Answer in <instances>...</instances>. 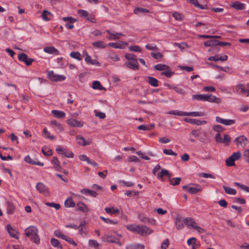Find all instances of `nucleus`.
<instances>
[{"label":"nucleus","mask_w":249,"mask_h":249,"mask_svg":"<svg viewBox=\"0 0 249 249\" xmlns=\"http://www.w3.org/2000/svg\"><path fill=\"white\" fill-rule=\"evenodd\" d=\"M128 230L136 232L142 236L150 234L153 231L148 227L143 225H129L126 226Z\"/></svg>","instance_id":"obj_1"},{"label":"nucleus","mask_w":249,"mask_h":249,"mask_svg":"<svg viewBox=\"0 0 249 249\" xmlns=\"http://www.w3.org/2000/svg\"><path fill=\"white\" fill-rule=\"evenodd\" d=\"M24 234L36 244H39L40 238L38 234V230L36 227L31 226L26 228Z\"/></svg>","instance_id":"obj_2"},{"label":"nucleus","mask_w":249,"mask_h":249,"mask_svg":"<svg viewBox=\"0 0 249 249\" xmlns=\"http://www.w3.org/2000/svg\"><path fill=\"white\" fill-rule=\"evenodd\" d=\"M241 157L240 152L233 153L229 158L226 160V165L228 166H232L235 165V160H239Z\"/></svg>","instance_id":"obj_3"},{"label":"nucleus","mask_w":249,"mask_h":249,"mask_svg":"<svg viewBox=\"0 0 249 249\" xmlns=\"http://www.w3.org/2000/svg\"><path fill=\"white\" fill-rule=\"evenodd\" d=\"M194 185L195 187H189L186 185L183 186L182 189L186 190L187 192L190 193L191 194H195L198 192H200L202 191V188L200 185L197 184H194Z\"/></svg>","instance_id":"obj_4"},{"label":"nucleus","mask_w":249,"mask_h":249,"mask_svg":"<svg viewBox=\"0 0 249 249\" xmlns=\"http://www.w3.org/2000/svg\"><path fill=\"white\" fill-rule=\"evenodd\" d=\"M18 60L25 63L27 66H30L35 60L31 58H29L27 54L25 53H20L18 55Z\"/></svg>","instance_id":"obj_5"},{"label":"nucleus","mask_w":249,"mask_h":249,"mask_svg":"<svg viewBox=\"0 0 249 249\" xmlns=\"http://www.w3.org/2000/svg\"><path fill=\"white\" fill-rule=\"evenodd\" d=\"M235 141L237 146L242 148L244 147L248 143V139L243 135L238 137Z\"/></svg>","instance_id":"obj_6"},{"label":"nucleus","mask_w":249,"mask_h":249,"mask_svg":"<svg viewBox=\"0 0 249 249\" xmlns=\"http://www.w3.org/2000/svg\"><path fill=\"white\" fill-rule=\"evenodd\" d=\"M62 20L68 23L65 24V27L69 30H71L74 28L72 23L76 21L77 20L71 17H63Z\"/></svg>","instance_id":"obj_7"},{"label":"nucleus","mask_w":249,"mask_h":249,"mask_svg":"<svg viewBox=\"0 0 249 249\" xmlns=\"http://www.w3.org/2000/svg\"><path fill=\"white\" fill-rule=\"evenodd\" d=\"M48 76L49 79L53 81H63L66 78L65 76L63 75L54 74L53 71H50L48 72Z\"/></svg>","instance_id":"obj_8"},{"label":"nucleus","mask_w":249,"mask_h":249,"mask_svg":"<svg viewBox=\"0 0 249 249\" xmlns=\"http://www.w3.org/2000/svg\"><path fill=\"white\" fill-rule=\"evenodd\" d=\"M215 120L217 123L225 125H231L235 123V120L232 119H224L219 116L216 117Z\"/></svg>","instance_id":"obj_9"},{"label":"nucleus","mask_w":249,"mask_h":249,"mask_svg":"<svg viewBox=\"0 0 249 249\" xmlns=\"http://www.w3.org/2000/svg\"><path fill=\"white\" fill-rule=\"evenodd\" d=\"M66 122L69 125L74 127H81L84 125L83 122L73 118L68 119Z\"/></svg>","instance_id":"obj_10"},{"label":"nucleus","mask_w":249,"mask_h":249,"mask_svg":"<svg viewBox=\"0 0 249 249\" xmlns=\"http://www.w3.org/2000/svg\"><path fill=\"white\" fill-rule=\"evenodd\" d=\"M183 222L189 228L194 229L197 224L195 220L192 217H186L183 219Z\"/></svg>","instance_id":"obj_11"},{"label":"nucleus","mask_w":249,"mask_h":249,"mask_svg":"<svg viewBox=\"0 0 249 249\" xmlns=\"http://www.w3.org/2000/svg\"><path fill=\"white\" fill-rule=\"evenodd\" d=\"M183 120L185 122L197 125H201L207 123V121H200L192 118H184Z\"/></svg>","instance_id":"obj_12"},{"label":"nucleus","mask_w":249,"mask_h":249,"mask_svg":"<svg viewBox=\"0 0 249 249\" xmlns=\"http://www.w3.org/2000/svg\"><path fill=\"white\" fill-rule=\"evenodd\" d=\"M76 139L77 141L78 144L82 146L89 145L92 142L91 139H89L86 141L84 137L79 135L77 136Z\"/></svg>","instance_id":"obj_13"},{"label":"nucleus","mask_w":249,"mask_h":249,"mask_svg":"<svg viewBox=\"0 0 249 249\" xmlns=\"http://www.w3.org/2000/svg\"><path fill=\"white\" fill-rule=\"evenodd\" d=\"M125 65L127 68L133 70H137L139 69V64L137 59L130 60L128 63H126Z\"/></svg>","instance_id":"obj_14"},{"label":"nucleus","mask_w":249,"mask_h":249,"mask_svg":"<svg viewBox=\"0 0 249 249\" xmlns=\"http://www.w3.org/2000/svg\"><path fill=\"white\" fill-rule=\"evenodd\" d=\"M231 7L236 9V10H244L245 8V5L244 3H242L240 1H236L232 2L231 5Z\"/></svg>","instance_id":"obj_15"},{"label":"nucleus","mask_w":249,"mask_h":249,"mask_svg":"<svg viewBox=\"0 0 249 249\" xmlns=\"http://www.w3.org/2000/svg\"><path fill=\"white\" fill-rule=\"evenodd\" d=\"M44 51L48 53L58 55L59 54V51L53 46L46 47L44 48Z\"/></svg>","instance_id":"obj_16"},{"label":"nucleus","mask_w":249,"mask_h":249,"mask_svg":"<svg viewBox=\"0 0 249 249\" xmlns=\"http://www.w3.org/2000/svg\"><path fill=\"white\" fill-rule=\"evenodd\" d=\"M106 32L111 36L107 37V38L109 40H115V39H118L120 38V36H123L124 35L122 33H115L114 32H112L110 30H107L106 31Z\"/></svg>","instance_id":"obj_17"},{"label":"nucleus","mask_w":249,"mask_h":249,"mask_svg":"<svg viewBox=\"0 0 249 249\" xmlns=\"http://www.w3.org/2000/svg\"><path fill=\"white\" fill-rule=\"evenodd\" d=\"M127 45L128 44L124 41H122L120 43L111 42L108 44L109 46L117 49L124 48L125 46H127Z\"/></svg>","instance_id":"obj_18"},{"label":"nucleus","mask_w":249,"mask_h":249,"mask_svg":"<svg viewBox=\"0 0 249 249\" xmlns=\"http://www.w3.org/2000/svg\"><path fill=\"white\" fill-rule=\"evenodd\" d=\"M206 101L216 104H219L221 102L219 98L216 97L212 94H207Z\"/></svg>","instance_id":"obj_19"},{"label":"nucleus","mask_w":249,"mask_h":249,"mask_svg":"<svg viewBox=\"0 0 249 249\" xmlns=\"http://www.w3.org/2000/svg\"><path fill=\"white\" fill-rule=\"evenodd\" d=\"M82 194L89 195L91 196L95 197L98 195V194L94 191L89 190L87 188H84L80 191Z\"/></svg>","instance_id":"obj_20"},{"label":"nucleus","mask_w":249,"mask_h":249,"mask_svg":"<svg viewBox=\"0 0 249 249\" xmlns=\"http://www.w3.org/2000/svg\"><path fill=\"white\" fill-rule=\"evenodd\" d=\"M24 160L27 163L32 165H37L40 166H43L44 164L42 162L39 161H36L35 160H33L31 158L27 155L25 157Z\"/></svg>","instance_id":"obj_21"},{"label":"nucleus","mask_w":249,"mask_h":249,"mask_svg":"<svg viewBox=\"0 0 249 249\" xmlns=\"http://www.w3.org/2000/svg\"><path fill=\"white\" fill-rule=\"evenodd\" d=\"M52 113L54 117L57 118H64L66 116V114L64 112L57 110H53Z\"/></svg>","instance_id":"obj_22"},{"label":"nucleus","mask_w":249,"mask_h":249,"mask_svg":"<svg viewBox=\"0 0 249 249\" xmlns=\"http://www.w3.org/2000/svg\"><path fill=\"white\" fill-rule=\"evenodd\" d=\"M51 124L53 126L54 129L60 132L64 130V128L62 125L59 124L56 121L53 120L51 122Z\"/></svg>","instance_id":"obj_23"},{"label":"nucleus","mask_w":249,"mask_h":249,"mask_svg":"<svg viewBox=\"0 0 249 249\" xmlns=\"http://www.w3.org/2000/svg\"><path fill=\"white\" fill-rule=\"evenodd\" d=\"M106 213L109 214H115L119 213V210L117 208H115L114 207H106L105 208Z\"/></svg>","instance_id":"obj_24"},{"label":"nucleus","mask_w":249,"mask_h":249,"mask_svg":"<svg viewBox=\"0 0 249 249\" xmlns=\"http://www.w3.org/2000/svg\"><path fill=\"white\" fill-rule=\"evenodd\" d=\"M36 188L41 193H48L47 187L42 183H38L36 186Z\"/></svg>","instance_id":"obj_25"},{"label":"nucleus","mask_w":249,"mask_h":249,"mask_svg":"<svg viewBox=\"0 0 249 249\" xmlns=\"http://www.w3.org/2000/svg\"><path fill=\"white\" fill-rule=\"evenodd\" d=\"M168 176L169 180L171 178V174H170L167 170L162 169L160 172V174H157V177L160 179L162 180L163 177L164 176Z\"/></svg>","instance_id":"obj_26"},{"label":"nucleus","mask_w":249,"mask_h":249,"mask_svg":"<svg viewBox=\"0 0 249 249\" xmlns=\"http://www.w3.org/2000/svg\"><path fill=\"white\" fill-rule=\"evenodd\" d=\"M216 42H217V40L213 39V40H208L206 42H205L204 43V45L206 47H213L214 46V48H216L215 46H217ZM212 49H213V48H212V49H209L208 51L211 52L212 50Z\"/></svg>","instance_id":"obj_27"},{"label":"nucleus","mask_w":249,"mask_h":249,"mask_svg":"<svg viewBox=\"0 0 249 249\" xmlns=\"http://www.w3.org/2000/svg\"><path fill=\"white\" fill-rule=\"evenodd\" d=\"M77 206L78 207V210L83 213H87L89 211V209L87 206L82 202L77 203Z\"/></svg>","instance_id":"obj_28"},{"label":"nucleus","mask_w":249,"mask_h":249,"mask_svg":"<svg viewBox=\"0 0 249 249\" xmlns=\"http://www.w3.org/2000/svg\"><path fill=\"white\" fill-rule=\"evenodd\" d=\"M7 230L11 236L15 238H18L17 236V231H16L10 225H7Z\"/></svg>","instance_id":"obj_29"},{"label":"nucleus","mask_w":249,"mask_h":249,"mask_svg":"<svg viewBox=\"0 0 249 249\" xmlns=\"http://www.w3.org/2000/svg\"><path fill=\"white\" fill-rule=\"evenodd\" d=\"M147 78L148 83L152 86L154 87H157L159 86V81L156 78L151 76H148Z\"/></svg>","instance_id":"obj_30"},{"label":"nucleus","mask_w":249,"mask_h":249,"mask_svg":"<svg viewBox=\"0 0 249 249\" xmlns=\"http://www.w3.org/2000/svg\"><path fill=\"white\" fill-rule=\"evenodd\" d=\"M207 94H195L192 96L193 100L206 101Z\"/></svg>","instance_id":"obj_31"},{"label":"nucleus","mask_w":249,"mask_h":249,"mask_svg":"<svg viewBox=\"0 0 249 249\" xmlns=\"http://www.w3.org/2000/svg\"><path fill=\"white\" fill-rule=\"evenodd\" d=\"M86 57H85V61L89 64L91 65H99L100 63L96 60L92 59L90 56H89L87 53H86Z\"/></svg>","instance_id":"obj_32"},{"label":"nucleus","mask_w":249,"mask_h":249,"mask_svg":"<svg viewBox=\"0 0 249 249\" xmlns=\"http://www.w3.org/2000/svg\"><path fill=\"white\" fill-rule=\"evenodd\" d=\"M205 115V113L204 112H185V116H188L197 117V116H203Z\"/></svg>","instance_id":"obj_33"},{"label":"nucleus","mask_w":249,"mask_h":249,"mask_svg":"<svg viewBox=\"0 0 249 249\" xmlns=\"http://www.w3.org/2000/svg\"><path fill=\"white\" fill-rule=\"evenodd\" d=\"M92 88L94 89L106 90V89L103 87L99 81H94L92 84Z\"/></svg>","instance_id":"obj_34"},{"label":"nucleus","mask_w":249,"mask_h":249,"mask_svg":"<svg viewBox=\"0 0 249 249\" xmlns=\"http://www.w3.org/2000/svg\"><path fill=\"white\" fill-rule=\"evenodd\" d=\"M52 16V14L47 10H44L41 15L42 18L45 21L49 20Z\"/></svg>","instance_id":"obj_35"},{"label":"nucleus","mask_w":249,"mask_h":249,"mask_svg":"<svg viewBox=\"0 0 249 249\" xmlns=\"http://www.w3.org/2000/svg\"><path fill=\"white\" fill-rule=\"evenodd\" d=\"M86 222L85 220L82 221L79 227V231L81 235H83V234H86V232H85L86 230Z\"/></svg>","instance_id":"obj_36"},{"label":"nucleus","mask_w":249,"mask_h":249,"mask_svg":"<svg viewBox=\"0 0 249 249\" xmlns=\"http://www.w3.org/2000/svg\"><path fill=\"white\" fill-rule=\"evenodd\" d=\"M15 210V206L13 203L7 202V213L8 214H13Z\"/></svg>","instance_id":"obj_37"},{"label":"nucleus","mask_w":249,"mask_h":249,"mask_svg":"<svg viewBox=\"0 0 249 249\" xmlns=\"http://www.w3.org/2000/svg\"><path fill=\"white\" fill-rule=\"evenodd\" d=\"M183 221L181 220V217H177L176 218L175 224L177 227V228L178 230L182 229L184 228V225L183 224Z\"/></svg>","instance_id":"obj_38"},{"label":"nucleus","mask_w":249,"mask_h":249,"mask_svg":"<svg viewBox=\"0 0 249 249\" xmlns=\"http://www.w3.org/2000/svg\"><path fill=\"white\" fill-rule=\"evenodd\" d=\"M154 68L157 71H166L169 68L167 65L161 64H157L154 66Z\"/></svg>","instance_id":"obj_39"},{"label":"nucleus","mask_w":249,"mask_h":249,"mask_svg":"<svg viewBox=\"0 0 249 249\" xmlns=\"http://www.w3.org/2000/svg\"><path fill=\"white\" fill-rule=\"evenodd\" d=\"M92 45L98 48H105L107 46L106 44L102 41L93 42Z\"/></svg>","instance_id":"obj_40"},{"label":"nucleus","mask_w":249,"mask_h":249,"mask_svg":"<svg viewBox=\"0 0 249 249\" xmlns=\"http://www.w3.org/2000/svg\"><path fill=\"white\" fill-rule=\"evenodd\" d=\"M223 188L226 194L234 195L236 193V190L234 189L231 188L229 187H227L224 185L223 186Z\"/></svg>","instance_id":"obj_41"},{"label":"nucleus","mask_w":249,"mask_h":249,"mask_svg":"<svg viewBox=\"0 0 249 249\" xmlns=\"http://www.w3.org/2000/svg\"><path fill=\"white\" fill-rule=\"evenodd\" d=\"M89 247L95 249H98L100 246V244L96 240L92 239L89 240Z\"/></svg>","instance_id":"obj_42"},{"label":"nucleus","mask_w":249,"mask_h":249,"mask_svg":"<svg viewBox=\"0 0 249 249\" xmlns=\"http://www.w3.org/2000/svg\"><path fill=\"white\" fill-rule=\"evenodd\" d=\"M181 180V179L180 178H170L169 181L172 185L176 186L180 183Z\"/></svg>","instance_id":"obj_43"},{"label":"nucleus","mask_w":249,"mask_h":249,"mask_svg":"<svg viewBox=\"0 0 249 249\" xmlns=\"http://www.w3.org/2000/svg\"><path fill=\"white\" fill-rule=\"evenodd\" d=\"M155 125L154 124H151L149 125H141L138 127V129L139 130H150L154 127Z\"/></svg>","instance_id":"obj_44"},{"label":"nucleus","mask_w":249,"mask_h":249,"mask_svg":"<svg viewBox=\"0 0 249 249\" xmlns=\"http://www.w3.org/2000/svg\"><path fill=\"white\" fill-rule=\"evenodd\" d=\"M51 244L53 247H57L60 249H62V247L60 245L59 241H58V240H57L55 238H53L51 239Z\"/></svg>","instance_id":"obj_45"},{"label":"nucleus","mask_w":249,"mask_h":249,"mask_svg":"<svg viewBox=\"0 0 249 249\" xmlns=\"http://www.w3.org/2000/svg\"><path fill=\"white\" fill-rule=\"evenodd\" d=\"M138 218L141 222L145 223H148L150 222V220L145 216V215L142 213H140L138 215Z\"/></svg>","instance_id":"obj_46"},{"label":"nucleus","mask_w":249,"mask_h":249,"mask_svg":"<svg viewBox=\"0 0 249 249\" xmlns=\"http://www.w3.org/2000/svg\"><path fill=\"white\" fill-rule=\"evenodd\" d=\"M65 206L66 207H74L75 206V203L72 198H69L65 201Z\"/></svg>","instance_id":"obj_47"},{"label":"nucleus","mask_w":249,"mask_h":249,"mask_svg":"<svg viewBox=\"0 0 249 249\" xmlns=\"http://www.w3.org/2000/svg\"><path fill=\"white\" fill-rule=\"evenodd\" d=\"M237 88L238 89H240L241 93L245 94L246 96H248L249 95H248V89H246L245 85L243 84H240L237 85Z\"/></svg>","instance_id":"obj_48"},{"label":"nucleus","mask_w":249,"mask_h":249,"mask_svg":"<svg viewBox=\"0 0 249 249\" xmlns=\"http://www.w3.org/2000/svg\"><path fill=\"white\" fill-rule=\"evenodd\" d=\"M53 163L54 165V168L56 170H59L61 166L60 165V162L58 160V159L56 157H53L52 160Z\"/></svg>","instance_id":"obj_49"},{"label":"nucleus","mask_w":249,"mask_h":249,"mask_svg":"<svg viewBox=\"0 0 249 249\" xmlns=\"http://www.w3.org/2000/svg\"><path fill=\"white\" fill-rule=\"evenodd\" d=\"M172 16L176 20L178 21H181L183 18V15L181 13L177 12H174L172 14Z\"/></svg>","instance_id":"obj_50"},{"label":"nucleus","mask_w":249,"mask_h":249,"mask_svg":"<svg viewBox=\"0 0 249 249\" xmlns=\"http://www.w3.org/2000/svg\"><path fill=\"white\" fill-rule=\"evenodd\" d=\"M70 55L71 57L78 60H81L82 59L81 55L78 52H72L71 53Z\"/></svg>","instance_id":"obj_51"},{"label":"nucleus","mask_w":249,"mask_h":249,"mask_svg":"<svg viewBox=\"0 0 249 249\" xmlns=\"http://www.w3.org/2000/svg\"><path fill=\"white\" fill-rule=\"evenodd\" d=\"M168 114L180 116H185V112L181 111L171 110L168 112Z\"/></svg>","instance_id":"obj_52"},{"label":"nucleus","mask_w":249,"mask_h":249,"mask_svg":"<svg viewBox=\"0 0 249 249\" xmlns=\"http://www.w3.org/2000/svg\"><path fill=\"white\" fill-rule=\"evenodd\" d=\"M149 12V11L148 9L141 7L136 8L134 10V13L135 14H138L141 12L148 13Z\"/></svg>","instance_id":"obj_53"},{"label":"nucleus","mask_w":249,"mask_h":249,"mask_svg":"<svg viewBox=\"0 0 249 249\" xmlns=\"http://www.w3.org/2000/svg\"><path fill=\"white\" fill-rule=\"evenodd\" d=\"M145 48L148 50L158 51L159 48L155 44H147L145 46Z\"/></svg>","instance_id":"obj_54"},{"label":"nucleus","mask_w":249,"mask_h":249,"mask_svg":"<svg viewBox=\"0 0 249 249\" xmlns=\"http://www.w3.org/2000/svg\"><path fill=\"white\" fill-rule=\"evenodd\" d=\"M151 56L156 59H161L163 57V55L161 53L157 52V53H151Z\"/></svg>","instance_id":"obj_55"},{"label":"nucleus","mask_w":249,"mask_h":249,"mask_svg":"<svg viewBox=\"0 0 249 249\" xmlns=\"http://www.w3.org/2000/svg\"><path fill=\"white\" fill-rule=\"evenodd\" d=\"M45 204L48 206L51 207H54L56 210H59L60 208V205L59 204L56 203H50V202H46Z\"/></svg>","instance_id":"obj_56"},{"label":"nucleus","mask_w":249,"mask_h":249,"mask_svg":"<svg viewBox=\"0 0 249 249\" xmlns=\"http://www.w3.org/2000/svg\"><path fill=\"white\" fill-rule=\"evenodd\" d=\"M61 154L64 155L67 158H73L74 156L72 152L68 150H65L63 153H61Z\"/></svg>","instance_id":"obj_57"},{"label":"nucleus","mask_w":249,"mask_h":249,"mask_svg":"<svg viewBox=\"0 0 249 249\" xmlns=\"http://www.w3.org/2000/svg\"><path fill=\"white\" fill-rule=\"evenodd\" d=\"M43 133L45 135V137L47 138L50 139L52 140H53L55 138L54 136L50 135V132L48 131L46 128H44Z\"/></svg>","instance_id":"obj_58"},{"label":"nucleus","mask_w":249,"mask_h":249,"mask_svg":"<svg viewBox=\"0 0 249 249\" xmlns=\"http://www.w3.org/2000/svg\"><path fill=\"white\" fill-rule=\"evenodd\" d=\"M125 57L128 61L134 60V59H137L136 56L133 53H126L125 54Z\"/></svg>","instance_id":"obj_59"},{"label":"nucleus","mask_w":249,"mask_h":249,"mask_svg":"<svg viewBox=\"0 0 249 249\" xmlns=\"http://www.w3.org/2000/svg\"><path fill=\"white\" fill-rule=\"evenodd\" d=\"M54 235L58 238H60L62 239H65V237L66 235L63 234L60 230H56L54 231Z\"/></svg>","instance_id":"obj_60"},{"label":"nucleus","mask_w":249,"mask_h":249,"mask_svg":"<svg viewBox=\"0 0 249 249\" xmlns=\"http://www.w3.org/2000/svg\"><path fill=\"white\" fill-rule=\"evenodd\" d=\"M129 49L131 51L136 52H141L142 50L140 47L138 46L134 45L131 46L129 47Z\"/></svg>","instance_id":"obj_61"},{"label":"nucleus","mask_w":249,"mask_h":249,"mask_svg":"<svg viewBox=\"0 0 249 249\" xmlns=\"http://www.w3.org/2000/svg\"><path fill=\"white\" fill-rule=\"evenodd\" d=\"M77 13L82 17L85 18L86 16H89V13L84 10H78Z\"/></svg>","instance_id":"obj_62"},{"label":"nucleus","mask_w":249,"mask_h":249,"mask_svg":"<svg viewBox=\"0 0 249 249\" xmlns=\"http://www.w3.org/2000/svg\"><path fill=\"white\" fill-rule=\"evenodd\" d=\"M169 245V241L168 239H166L165 240H164L161 246V249H167V248L168 247Z\"/></svg>","instance_id":"obj_63"},{"label":"nucleus","mask_w":249,"mask_h":249,"mask_svg":"<svg viewBox=\"0 0 249 249\" xmlns=\"http://www.w3.org/2000/svg\"><path fill=\"white\" fill-rule=\"evenodd\" d=\"M245 160L249 163V149L245 151L243 155Z\"/></svg>","instance_id":"obj_64"}]
</instances>
